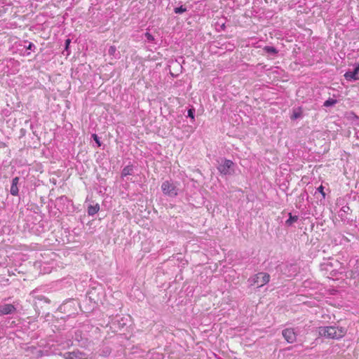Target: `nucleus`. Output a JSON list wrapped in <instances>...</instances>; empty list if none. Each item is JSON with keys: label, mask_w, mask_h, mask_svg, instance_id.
<instances>
[{"label": "nucleus", "mask_w": 359, "mask_h": 359, "mask_svg": "<svg viewBox=\"0 0 359 359\" xmlns=\"http://www.w3.org/2000/svg\"><path fill=\"white\" fill-rule=\"evenodd\" d=\"M318 335L327 339L339 340L347 333L344 327L334 325L330 326H320L318 328Z\"/></svg>", "instance_id": "f257e3e1"}, {"label": "nucleus", "mask_w": 359, "mask_h": 359, "mask_svg": "<svg viewBox=\"0 0 359 359\" xmlns=\"http://www.w3.org/2000/svg\"><path fill=\"white\" fill-rule=\"evenodd\" d=\"M161 190L165 195L168 196L175 197L178 194L177 186L173 182L168 180L162 183Z\"/></svg>", "instance_id": "f03ea898"}, {"label": "nucleus", "mask_w": 359, "mask_h": 359, "mask_svg": "<svg viewBox=\"0 0 359 359\" xmlns=\"http://www.w3.org/2000/svg\"><path fill=\"white\" fill-rule=\"evenodd\" d=\"M270 280V275L267 273L261 272L254 276L252 283L257 287H262L267 284Z\"/></svg>", "instance_id": "7ed1b4c3"}, {"label": "nucleus", "mask_w": 359, "mask_h": 359, "mask_svg": "<svg viewBox=\"0 0 359 359\" xmlns=\"http://www.w3.org/2000/svg\"><path fill=\"white\" fill-rule=\"evenodd\" d=\"M234 163L231 160L224 159L223 163L218 166L217 169L221 175H231L233 170Z\"/></svg>", "instance_id": "20e7f679"}, {"label": "nucleus", "mask_w": 359, "mask_h": 359, "mask_svg": "<svg viewBox=\"0 0 359 359\" xmlns=\"http://www.w3.org/2000/svg\"><path fill=\"white\" fill-rule=\"evenodd\" d=\"M283 337L288 343H293L296 341V334L292 328H286L282 332Z\"/></svg>", "instance_id": "39448f33"}, {"label": "nucleus", "mask_w": 359, "mask_h": 359, "mask_svg": "<svg viewBox=\"0 0 359 359\" xmlns=\"http://www.w3.org/2000/svg\"><path fill=\"white\" fill-rule=\"evenodd\" d=\"M16 308L13 304H6L0 306V316L8 315L15 313Z\"/></svg>", "instance_id": "423d86ee"}, {"label": "nucleus", "mask_w": 359, "mask_h": 359, "mask_svg": "<svg viewBox=\"0 0 359 359\" xmlns=\"http://www.w3.org/2000/svg\"><path fill=\"white\" fill-rule=\"evenodd\" d=\"M66 359H86V355L79 351L67 352L64 354Z\"/></svg>", "instance_id": "0eeeda50"}, {"label": "nucleus", "mask_w": 359, "mask_h": 359, "mask_svg": "<svg viewBox=\"0 0 359 359\" xmlns=\"http://www.w3.org/2000/svg\"><path fill=\"white\" fill-rule=\"evenodd\" d=\"M359 73V65L356 66L354 71L353 72H347L344 74V77L346 80H358L359 77L358 76V74Z\"/></svg>", "instance_id": "6e6552de"}, {"label": "nucleus", "mask_w": 359, "mask_h": 359, "mask_svg": "<svg viewBox=\"0 0 359 359\" xmlns=\"http://www.w3.org/2000/svg\"><path fill=\"white\" fill-rule=\"evenodd\" d=\"M18 182H19L18 177H14L12 180V184L11 187L10 191L13 196H17L18 194V191H19L18 187Z\"/></svg>", "instance_id": "1a4fd4ad"}, {"label": "nucleus", "mask_w": 359, "mask_h": 359, "mask_svg": "<svg viewBox=\"0 0 359 359\" xmlns=\"http://www.w3.org/2000/svg\"><path fill=\"white\" fill-rule=\"evenodd\" d=\"M100 210V205L96 204L95 205H90L88 208V214L89 215H94Z\"/></svg>", "instance_id": "9d476101"}, {"label": "nucleus", "mask_w": 359, "mask_h": 359, "mask_svg": "<svg viewBox=\"0 0 359 359\" xmlns=\"http://www.w3.org/2000/svg\"><path fill=\"white\" fill-rule=\"evenodd\" d=\"M132 172H133V166L127 165L123 169L121 175H122V177H126L127 175H131Z\"/></svg>", "instance_id": "9b49d317"}, {"label": "nucleus", "mask_w": 359, "mask_h": 359, "mask_svg": "<svg viewBox=\"0 0 359 359\" xmlns=\"http://www.w3.org/2000/svg\"><path fill=\"white\" fill-rule=\"evenodd\" d=\"M263 50L266 53H271L273 55H276L278 53V50L274 47H272V46H264Z\"/></svg>", "instance_id": "f8f14e48"}, {"label": "nucleus", "mask_w": 359, "mask_h": 359, "mask_svg": "<svg viewBox=\"0 0 359 359\" xmlns=\"http://www.w3.org/2000/svg\"><path fill=\"white\" fill-rule=\"evenodd\" d=\"M336 103H337L336 100L330 98L324 102V106L330 107V106L335 104Z\"/></svg>", "instance_id": "ddd939ff"}, {"label": "nucleus", "mask_w": 359, "mask_h": 359, "mask_svg": "<svg viewBox=\"0 0 359 359\" xmlns=\"http://www.w3.org/2000/svg\"><path fill=\"white\" fill-rule=\"evenodd\" d=\"M290 217L286 221V224H291L292 222H297L298 219L297 216H292L291 213L289 214Z\"/></svg>", "instance_id": "4468645a"}, {"label": "nucleus", "mask_w": 359, "mask_h": 359, "mask_svg": "<svg viewBox=\"0 0 359 359\" xmlns=\"http://www.w3.org/2000/svg\"><path fill=\"white\" fill-rule=\"evenodd\" d=\"M116 52V48L115 46H111L108 50L109 55L114 56Z\"/></svg>", "instance_id": "2eb2a0df"}, {"label": "nucleus", "mask_w": 359, "mask_h": 359, "mask_svg": "<svg viewBox=\"0 0 359 359\" xmlns=\"http://www.w3.org/2000/svg\"><path fill=\"white\" fill-rule=\"evenodd\" d=\"M187 11L186 8L182 6L175 8L174 11L175 13H182Z\"/></svg>", "instance_id": "dca6fc26"}, {"label": "nucleus", "mask_w": 359, "mask_h": 359, "mask_svg": "<svg viewBox=\"0 0 359 359\" xmlns=\"http://www.w3.org/2000/svg\"><path fill=\"white\" fill-rule=\"evenodd\" d=\"M92 137H93V140L95 141V142L97 143V146L100 147L101 146V142H100L97 135L96 134H93L92 135Z\"/></svg>", "instance_id": "f3484780"}, {"label": "nucleus", "mask_w": 359, "mask_h": 359, "mask_svg": "<svg viewBox=\"0 0 359 359\" xmlns=\"http://www.w3.org/2000/svg\"><path fill=\"white\" fill-rule=\"evenodd\" d=\"M194 109L192 108V109H189L188 110V116L191 118L193 120L194 119Z\"/></svg>", "instance_id": "a211bd4d"}, {"label": "nucleus", "mask_w": 359, "mask_h": 359, "mask_svg": "<svg viewBox=\"0 0 359 359\" xmlns=\"http://www.w3.org/2000/svg\"><path fill=\"white\" fill-rule=\"evenodd\" d=\"M318 191L323 195V198L325 197V193L324 192V187H323V185H320L318 188Z\"/></svg>", "instance_id": "6ab92c4d"}, {"label": "nucleus", "mask_w": 359, "mask_h": 359, "mask_svg": "<svg viewBox=\"0 0 359 359\" xmlns=\"http://www.w3.org/2000/svg\"><path fill=\"white\" fill-rule=\"evenodd\" d=\"M145 35H146L147 38L149 40H150V41H153V40H154V37H153V36H152L150 33L147 32V33L145 34Z\"/></svg>", "instance_id": "aec40b11"}, {"label": "nucleus", "mask_w": 359, "mask_h": 359, "mask_svg": "<svg viewBox=\"0 0 359 359\" xmlns=\"http://www.w3.org/2000/svg\"><path fill=\"white\" fill-rule=\"evenodd\" d=\"M71 43V40L69 39H67L66 41H65V49L67 50L68 48H69V46Z\"/></svg>", "instance_id": "412c9836"}, {"label": "nucleus", "mask_w": 359, "mask_h": 359, "mask_svg": "<svg viewBox=\"0 0 359 359\" xmlns=\"http://www.w3.org/2000/svg\"><path fill=\"white\" fill-rule=\"evenodd\" d=\"M300 116V114L299 113H294L292 116V119H296L297 118H299Z\"/></svg>", "instance_id": "4be33fe9"}, {"label": "nucleus", "mask_w": 359, "mask_h": 359, "mask_svg": "<svg viewBox=\"0 0 359 359\" xmlns=\"http://www.w3.org/2000/svg\"><path fill=\"white\" fill-rule=\"evenodd\" d=\"M34 46V45H33V43H30L29 44V46H27V49H29V50H30V49H32V46Z\"/></svg>", "instance_id": "5701e85b"}, {"label": "nucleus", "mask_w": 359, "mask_h": 359, "mask_svg": "<svg viewBox=\"0 0 359 359\" xmlns=\"http://www.w3.org/2000/svg\"><path fill=\"white\" fill-rule=\"evenodd\" d=\"M38 355H39V356H41H41H43V351H40L39 352V354H38Z\"/></svg>", "instance_id": "b1692460"}]
</instances>
